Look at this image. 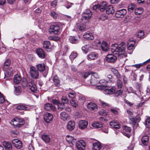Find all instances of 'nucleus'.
I'll list each match as a JSON object with an SVG mask.
<instances>
[{"mask_svg":"<svg viewBox=\"0 0 150 150\" xmlns=\"http://www.w3.org/2000/svg\"><path fill=\"white\" fill-rule=\"evenodd\" d=\"M126 45L124 42H122L118 45L117 44L112 46L111 51L115 54H117L120 58H123L127 56L125 52Z\"/></svg>","mask_w":150,"mask_h":150,"instance_id":"1","label":"nucleus"},{"mask_svg":"<svg viewBox=\"0 0 150 150\" xmlns=\"http://www.w3.org/2000/svg\"><path fill=\"white\" fill-rule=\"evenodd\" d=\"M92 15V13L89 10H86L82 14V18H81L82 23L88 22L89 20L91 18Z\"/></svg>","mask_w":150,"mask_h":150,"instance_id":"2","label":"nucleus"},{"mask_svg":"<svg viewBox=\"0 0 150 150\" xmlns=\"http://www.w3.org/2000/svg\"><path fill=\"white\" fill-rule=\"evenodd\" d=\"M13 125L17 127H20L24 123V120L19 117H16L12 120Z\"/></svg>","mask_w":150,"mask_h":150,"instance_id":"3","label":"nucleus"},{"mask_svg":"<svg viewBox=\"0 0 150 150\" xmlns=\"http://www.w3.org/2000/svg\"><path fill=\"white\" fill-rule=\"evenodd\" d=\"M60 30V27L57 25H51L49 29V32L50 34H57Z\"/></svg>","mask_w":150,"mask_h":150,"instance_id":"4","label":"nucleus"},{"mask_svg":"<svg viewBox=\"0 0 150 150\" xmlns=\"http://www.w3.org/2000/svg\"><path fill=\"white\" fill-rule=\"evenodd\" d=\"M107 5V3L105 1H103L100 4L94 6L93 8L94 9H98L101 11L102 12L105 10Z\"/></svg>","mask_w":150,"mask_h":150,"instance_id":"5","label":"nucleus"},{"mask_svg":"<svg viewBox=\"0 0 150 150\" xmlns=\"http://www.w3.org/2000/svg\"><path fill=\"white\" fill-rule=\"evenodd\" d=\"M30 73L33 78L37 79L39 76L38 71L34 67H31L30 68Z\"/></svg>","mask_w":150,"mask_h":150,"instance_id":"6","label":"nucleus"},{"mask_svg":"<svg viewBox=\"0 0 150 150\" xmlns=\"http://www.w3.org/2000/svg\"><path fill=\"white\" fill-rule=\"evenodd\" d=\"M36 53L38 57L42 59L45 58L47 56V54L45 51L41 48L37 49Z\"/></svg>","mask_w":150,"mask_h":150,"instance_id":"7","label":"nucleus"},{"mask_svg":"<svg viewBox=\"0 0 150 150\" xmlns=\"http://www.w3.org/2000/svg\"><path fill=\"white\" fill-rule=\"evenodd\" d=\"M76 146L78 150H83L85 148L86 144L83 140H81L76 143Z\"/></svg>","mask_w":150,"mask_h":150,"instance_id":"8","label":"nucleus"},{"mask_svg":"<svg viewBox=\"0 0 150 150\" xmlns=\"http://www.w3.org/2000/svg\"><path fill=\"white\" fill-rule=\"evenodd\" d=\"M116 57L112 54H109L106 57V60L107 62L110 63H113L117 60Z\"/></svg>","mask_w":150,"mask_h":150,"instance_id":"9","label":"nucleus"},{"mask_svg":"<svg viewBox=\"0 0 150 150\" xmlns=\"http://www.w3.org/2000/svg\"><path fill=\"white\" fill-rule=\"evenodd\" d=\"M127 49L132 50L134 49L135 41L133 39H130L127 41Z\"/></svg>","mask_w":150,"mask_h":150,"instance_id":"10","label":"nucleus"},{"mask_svg":"<svg viewBox=\"0 0 150 150\" xmlns=\"http://www.w3.org/2000/svg\"><path fill=\"white\" fill-rule=\"evenodd\" d=\"M127 13V11L124 9H122L117 11L115 14V16L117 18H122Z\"/></svg>","mask_w":150,"mask_h":150,"instance_id":"11","label":"nucleus"},{"mask_svg":"<svg viewBox=\"0 0 150 150\" xmlns=\"http://www.w3.org/2000/svg\"><path fill=\"white\" fill-rule=\"evenodd\" d=\"M12 143L13 145L18 149H20L22 147V142L17 139L13 140Z\"/></svg>","mask_w":150,"mask_h":150,"instance_id":"12","label":"nucleus"},{"mask_svg":"<svg viewBox=\"0 0 150 150\" xmlns=\"http://www.w3.org/2000/svg\"><path fill=\"white\" fill-rule=\"evenodd\" d=\"M98 57V54L95 52H91L87 56V58L88 60L89 61L94 60L97 58Z\"/></svg>","mask_w":150,"mask_h":150,"instance_id":"13","label":"nucleus"},{"mask_svg":"<svg viewBox=\"0 0 150 150\" xmlns=\"http://www.w3.org/2000/svg\"><path fill=\"white\" fill-rule=\"evenodd\" d=\"M88 122L86 120H80L79 123V128L81 129H84L86 128L88 125Z\"/></svg>","mask_w":150,"mask_h":150,"instance_id":"14","label":"nucleus"},{"mask_svg":"<svg viewBox=\"0 0 150 150\" xmlns=\"http://www.w3.org/2000/svg\"><path fill=\"white\" fill-rule=\"evenodd\" d=\"M44 108L45 110L48 111H54L55 109L54 106L50 103L45 104L44 106Z\"/></svg>","mask_w":150,"mask_h":150,"instance_id":"15","label":"nucleus"},{"mask_svg":"<svg viewBox=\"0 0 150 150\" xmlns=\"http://www.w3.org/2000/svg\"><path fill=\"white\" fill-rule=\"evenodd\" d=\"M52 118L53 116L50 113H47L44 115V120L47 122H50L52 121Z\"/></svg>","mask_w":150,"mask_h":150,"instance_id":"16","label":"nucleus"},{"mask_svg":"<svg viewBox=\"0 0 150 150\" xmlns=\"http://www.w3.org/2000/svg\"><path fill=\"white\" fill-rule=\"evenodd\" d=\"M83 37L88 40H91L94 39V36L90 32L85 33L83 35Z\"/></svg>","mask_w":150,"mask_h":150,"instance_id":"17","label":"nucleus"},{"mask_svg":"<svg viewBox=\"0 0 150 150\" xmlns=\"http://www.w3.org/2000/svg\"><path fill=\"white\" fill-rule=\"evenodd\" d=\"M29 88L31 91L33 92H35L37 90V88L35 84V83L33 81H31L30 83H28Z\"/></svg>","mask_w":150,"mask_h":150,"instance_id":"18","label":"nucleus"},{"mask_svg":"<svg viewBox=\"0 0 150 150\" xmlns=\"http://www.w3.org/2000/svg\"><path fill=\"white\" fill-rule=\"evenodd\" d=\"M4 72V75L5 77H9L12 76L13 73V71L12 69L9 67Z\"/></svg>","mask_w":150,"mask_h":150,"instance_id":"19","label":"nucleus"},{"mask_svg":"<svg viewBox=\"0 0 150 150\" xmlns=\"http://www.w3.org/2000/svg\"><path fill=\"white\" fill-rule=\"evenodd\" d=\"M79 37L70 36L69 37V42L72 44H76L79 42Z\"/></svg>","mask_w":150,"mask_h":150,"instance_id":"20","label":"nucleus"},{"mask_svg":"<svg viewBox=\"0 0 150 150\" xmlns=\"http://www.w3.org/2000/svg\"><path fill=\"white\" fill-rule=\"evenodd\" d=\"M75 127V123L74 121H70L68 122L67 125V128L69 131L73 130Z\"/></svg>","mask_w":150,"mask_h":150,"instance_id":"21","label":"nucleus"},{"mask_svg":"<svg viewBox=\"0 0 150 150\" xmlns=\"http://www.w3.org/2000/svg\"><path fill=\"white\" fill-rule=\"evenodd\" d=\"M88 108L91 110H97L98 107L97 105L91 102L88 103L87 105Z\"/></svg>","mask_w":150,"mask_h":150,"instance_id":"22","label":"nucleus"},{"mask_svg":"<svg viewBox=\"0 0 150 150\" xmlns=\"http://www.w3.org/2000/svg\"><path fill=\"white\" fill-rule=\"evenodd\" d=\"M115 91V88L113 86L110 89H105L104 91V93L106 94H111L114 93Z\"/></svg>","mask_w":150,"mask_h":150,"instance_id":"23","label":"nucleus"},{"mask_svg":"<svg viewBox=\"0 0 150 150\" xmlns=\"http://www.w3.org/2000/svg\"><path fill=\"white\" fill-rule=\"evenodd\" d=\"M43 48L45 49H50L51 48L52 45L49 41H45L43 44Z\"/></svg>","mask_w":150,"mask_h":150,"instance_id":"24","label":"nucleus"},{"mask_svg":"<svg viewBox=\"0 0 150 150\" xmlns=\"http://www.w3.org/2000/svg\"><path fill=\"white\" fill-rule=\"evenodd\" d=\"M3 144L5 148L7 150H11L12 149V146L10 142L4 141Z\"/></svg>","mask_w":150,"mask_h":150,"instance_id":"25","label":"nucleus"},{"mask_svg":"<svg viewBox=\"0 0 150 150\" xmlns=\"http://www.w3.org/2000/svg\"><path fill=\"white\" fill-rule=\"evenodd\" d=\"M110 125L112 128L116 129H119L120 127L118 123L114 121L111 122L110 123Z\"/></svg>","mask_w":150,"mask_h":150,"instance_id":"26","label":"nucleus"},{"mask_svg":"<svg viewBox=\"0 0 150 150\" xmlns=\"http://www.w3.org/2000/svg\"><path fill=\"white\" fill-rule=\"evenodd\" d=\"M106 13L108 14H112L115 12L113 7L111 5H109L107 6L106 8Z\"/></svg>","mask_w":150,"mask_h":150,"instance_id":"27","label":"nucleus"},{"mask_svg":"<svg viewBox=\"0 0 150 150\" xmlns=\"http://www.w3.org/2000/svg\"><path fill=\"white\" fill-rule=\"evenodd\" d=\"M42 138L46 143H49L50 140V139L49 135L45 134L42 135Z\"/></svg>","mask_w":150,"mask_h":150,"instance_id":"28","label":"nucleus"},{"mask_svg":"<svg viewBox=\"0 0 150 150\" xmlns=\"http://www.w3.org/2000/svg\"><path fill=\"white\" fill-rule=\"evenodd\" d=\"M60 117L63 120H66L69 119V116L65 112H63L60 114Z\"/></svg>","mask_w":150,"mask_h":150,"instance_id":"29","label":"nucleus"},{"mask_svg":"<svg viewBox=\"0 0 150 150\" xmlns=\"http://www.w3.org/2000/svg\"><path fill=\"white\" fill-rule=\"evenodd\" d=\"M142 144L144 145H147L149 142V137L146 135L142 137Z\"/></svg>","mask_w":150,"mask_h":150,"instance_id":"30","label":"nucleus"},{"mask_svg":"<svg viewBox=\"0 0 150 150\" xmlns=\"http://www.w3.org/2000/svg\"><path fill=\"white\" fill-rule=\"evenodd\" d=\"M101 46L102 50L104 51H107L108 49V45L105 41H102Z\"/></svg>","mask_w":150,"mask_h":150,"instance_id":"31","label":"nucleus"},{"mask_svg":"<svg viewBox=\"0 0 150 150\" xmlns=\"http://www.w3.org/2000/svg\"><path fill=\"white\" fill-rule=\"evenodd\" d=\"M36 67L38 70L40 71H42L45 69V67L44 63L39 64L36 66Z\"/></svg>","mask_w":150,"mask_h":150,"instance_id":"32","label":"nucleus"},{"mask_svg":"<svg viewBox=\"0 0 150 150\" xmlns=\"http://www.w3.org/2000/svg\"><path fill=\"white\" fill-rule=\"evenodd\" d=\"M93 146L92 149L94 150H100L101 147V144L99 142L93 143Z\"/></svg>","mask_w":150,"mask_h":150,"instance_id":"33","label":"nucleus"},{"mask_svg":"<svg viewBox=\"0 0 150 150\" xmlns=\"http://www.w3.org/2000/svg\"><path fill=\"white\" fill-rule=\"evenodd\" d=\"M21 77L18 74L16 75L13 78V81L14 83L16 84L19 83L21 81Z\"/></svg>","mask_w":150,"mask_h":150,"instance_id":"34","label":"nucleus"},{"mask_svg":"<svg viewBox=\"0 0 150 150\" xmlns=\"http://www.w3.org/2000/svg\"><path fill=\"white\" fill-rule=\"evenodd\" d=\"M111 71L117 78L119 79L121 78V75L119 73L117 70L114 68H111Z\"/></svg>","mask_w":150,"mask_h":150,"instance_id":"35","label":"nucleus"},{"mask_svg":"<svg viewBox=\"0 0 150 150\" xmlns=\"http://www.w3.org/2000/svg\"><path fill=\"white\" fill-rule=\"evenodd\" d=\"M92 125L93 127L97 129L101 128L103 127V125L101 123L96 122H93L92 123Z\"/></svg>","mask_w":150,"mask_h":150,"instance_id":"36","label":"nucleus"},{"mask_svg":"<svg viewBox=\"0 0 150 150\" xmlns=\"http://www.w3.org/2000/svg\"><path fill=\"white\" fill-rule=\"evenodd\" d=\"M11 64V62L10 59H6L4 64L3 68L4 69H8L10 67Z\"/></svg>","mask_w":150,"mask_h":150,"instance_id":"37","label":"nucleus"},{"mask_svg":"<svg viewBox=\"0 0 150 150\" xmlns=\"http://www.w3.org/2000/svg\"><path fill=\"white\" fill-rule=\"evenodd\" d=\"M78 55V54L76 52H72L69 56V58L71 61H73L77 57Z\"/></svg>","mask_w":150,"mask_h":150,"instance_id":"38","label":"nucleus"},{"mask_svg":"<svg viewBox=\"0 0 150 150\" xmlns=\"http://www.w3.org/2000/svg\"><path fill=\"white\" fill-rule=\"evenodd\" d=\"M53 81L54 84L57 86L59 85V80L57 75H56L54 77Z\"/></svg>","mask_w":150,"mask_h":150,"instance_id":"39","label":"nucleus"},{"mask_svg":"<svg viewBox=\"0 0 150 150\" xmlns=\"http://www.w3.org/2000/svg\"><path fill=\"white\" fill-rule=\"evenodd\" d=\"M136 6L133 4H130L128 6V10L130 12L132 11L134 9H135Z\"/></svg>","mask_w":150,"mask_h":150,"instance_id":"40","label":"nucleus"},{"mask_svg":"<svg viewBox=\"0 0 150 150\" xmlns=\"http://www.w3.org/2000/svg\"><path fill=\"white\" fill-rule=\"evenodd\" d=\"M143 11V9L141 8H138L135 10V13L136 15H139L142 14Z\"/></svg>","mask_w":150,"mask_h":150,"instance_id":"41","label":"nucleus"},{"mask_svg":"<svg viewBox=\"0 0 150 150\" xmlns=\"http://www.w3.org/2000/svg\"><path fill=\"white\" fill-rule=\"evenodd\" d=\"M66 140L69 143H71L73 144V143L74 142V138L70 136L67 135V136Z\"/></svg>","mask_w":150,"mask_h":150,"instance_id":"42","label":"nucleus"},{"mask_svg":"<svg viewBox=\"0 0 150 150\" xmlns=\"http://www.w3.org/2000/svg\"><path fill=\"white\" fill-rule=\"evenodd\" d=\"M48 39L50 40L57 41L60 40V38L57 36H51L48 38Z\"/></svg>","mask_w":150,"mask_h":150,"instance_id":"43","label":"nucleus"},{"mask_svg":"<svg viewBox=\"0 0 150 150\" xmlns=\"http://www.w3.org/2000/svg\"><path fill=\"white\" fill-rule=\"evenodd\" d=\"M108 18V16L105 14L100 15L98 18V19L102 21H105Z\"/></svg>","mask_w":150,"mask_h":150,"instance_id":"44","label":"nucleus"},{"mask_svg":"<svg viewBox=\"0 0 150 150\" xmlns=\"http://www.w3.org/2000/svg\"><path fill=\"white\" fill-rule=\"evenodd\" d=\"M149 62H150V59L142 63L136 64L135 65V66L137 68H139L141 67L144 65H145L146 63H148Z\"/></svg>","mask_w":150,"mask_h":150,"instance_id":"45","label":"nucleus"},{"mask_svg":"<svg viewBox=\"0 0 150 150\" xmlns=\"http://www.w3.org/2000/svg\"><path fill=\"white\" fill-rule=\"evenodd\" d=\"M99 83L100 84H101V86H99V87H101V86L103 87H107L106 84L107 83V82L105 80L103 79L100 80Z\"/></svg>","mask_w":150,"mask_h":150,"instance_id":"46","label":"nucleus"},{"mask_svg":"<svg viewBox=\"0 0 150 150\" xmlns=\"http://www.w3.org/2000/svg\"><path fill=\"white\" fill-rule=\"evenodd\" d=\"M82 24H80V25H78L77 26V29L81 31H83L86 28V25L85 24H83V23L81 22Z\"/></svg>","mask_w":150,"mask_h":150,"instance_id":"47","label":"nucleus"},{"mask_svg":"<svg viewBox=\"0 0 150 150\" xmlns=\"http://www.w3.org/2000/svg\"><path fill=\"white\" fill-rule=\"evenodd\" d=\"M76 96L75 93L74 91H72L70 92L68 94L69 97L71 99H74Z\"/></svg>","mask_w":150,"mask_h":150,"instance_id":"48","label":"nucleus"},{"mask_svg":"<svg viewBox=\"0 0 150 150\" xmlns=\"http://www.w3.org/2000/svg\"><path fill=\"white\" fill-rule=\"evenodd\" d=\"M64 104L62 103H59L58 105V109L60 110H62L65 107Z\"/></svg>","mask_w":150,"mask_h":150,"instance_id":"49","label":"nucleus"},{"mask_svg":"<svg viewBox=\"0 0 150 150\" xmlns=\"http://www.w3.org/2000/svg\"><path fill=\"white\" fill-rule=\"evenodd\" d=\"M117 84L118 88H121L122 87V83L120 80L119 79L117 80Z\"/></svg>","mask_w":150,"mask_h":150,"instance_id":"50","label":"nucleus"},{"mask_svg":"<svg viewBox=\"0 0 150 150\" xmlns=\"http://www.w3.org/2000/svg\"><path fill=\"white\" fill-rule=\"evenodd\" d=\"M144 35V32L142 30H140L137 35L138 37L140 38H143Z\"/></svg>","mask_w":150,"mask_h":150,"instance_id":"51","label":"nucleus"},{"mask_svg":"<svg viewBox=\"0 0 150 150\" xmlns=\"http://www.w3.org/2000/svg\"><path fill=\"white\" fill-rule=\"evenodd\" d=\"M51 16L53 18L56 19L57 18L58 16V14L56 13L54 11H51L50 14Z\"/></svg>","mask_w":150,"mask_h":150,"instance_id":"52","label":"nucleus"},{"mask_svg":"<svg viewBox=\"0 0 150 150\" xmlns=\"http://www.w3.org/2000/svg\"><path fill=\"white\" fill-rule=\"evenodd\" d=\"M26 108V107L23 105H19L17 107V109L19 110H25Z\"/></svg>","mask_w":150,"mask_h":150,"instance_id":"53","label":"nucleus"},{"mask_svg":"<svg viewBox=\"0 0 150 150\" xmlns=\"http://www.w3.org/2000/svg\"><path fill=\"white\" fill-rule=\"evenodd\" d=\"M62 101L63 103L67 104L69 102V100L65 96H63L62 98Z\"/></svg>","mask_w":150,"mask_h":150,"instance_id":"54","label":"nucleus"},{"mask_svg":"<svg viewBox=\"0 0 150 150\" xmlns=\"http://www.w3.org/2000/svg\"><path fill=\"white\" fill-rule=\"evenodd\" d=\"M100 104L102 105V106L104 107H106L109 106V104L103 101H101L100 100Z\"/></svg>","mask_w":150,"mask_h":150,"instance_id":"55","label":"nucleus"},{"mask_svg":"<svg viewBox=\"0 0 150 150\" xmlns=\"http://www.w3.org/2000/svg\"><path fill=\"white\" fill-rule=\"evenodd\" d=\"M70 103L72 106L75 107H76L78 105L77 102L73 100H72L70 101Z\"/></svg>","mask_w":150,"mask_h":150,"instance_id":"56","label":"nucleus"},{"mask_svg":"<svg viewBox=\"0 0 150 150\" xmlns=\"http://www.w3.org/2000/svg\"><path fill=\"white\" fill-rule=\"evenodd\" d=\"M5 101V99L3 95L0 92V103H3Z\"/></svg>","mask_w":150,"mask_h":150,"instance_id":"57","label":"nucleus"},{"mask_svg":"<svg viewBox=\"0 0 150 150\" xmlns=\"http://www.w3.org/2000/svg\"><path fill=\"white\" fill-rule=\"evenodd\" d=\"M123 91L122 90H120L117 91L115 93V95L117 96H118L121 95L122 94Z\"/></svg>","mask_w":150,"mask_h":150,"instance_id":"58","label":"nucleus"},{"mask_svg":"<svg viewBox=\"0 0 150 150\" xmlns=\"http://www.w3.org/2000/svg\"><path fill=\"white\" fill-rule=\"evenodd\" d=\"M22 84L24 86H25L28 85V84L27 81L25 79H23Z\"/></svg>","mask_w":150,"mask_h":150,"instance_id":"59","label":"nucleus"},{"mask_svg":"<svg viewBox=\"0 0 150 150\" xmlns=\"http://www.w3.org/2000/svg\"><path fill=\"white\" fill-rule=\"evenodd\" d=\"M123 128L127 132L130 133L131 131V129L130 127H128L127 126H125Z\"/></svg>","mask_w":150,"mask_h":150,"instance_id":"60","label":"nucleus"},{"mask_svg":"<svg viewBox=\"0 0 150 150\" xmlns=\"http://www.w3.org/2000/svg\"><path fill=\"white\" fill-rule=\"evenodd\" d=\"M146 124L148 127L150 126V117L148 118L146 120Z\"/></svg>","mask_w":150,"mask_h":150,"instance_id":"61","label":"nucleus"},{"mask_svg":"<svg viewBox=\"0 0 150 150\" xmlns=\"http://www.w3.org/2000/svg\"><path fill=\"white\" fill-rule=\"evenodd\" d=\"M57 4V1L56 0H54V1L51 3V6L53 7H55L56 6Z\"/></svg>","mask_w":150,"mask_h":150,"instance_id":"62","label":"nucleus"},{"mask_svg":"<svg viewBox=\"0 0 150 150\" xmlns=\"http://www.w3.org/2000/svg\"><path fill=\"white\" fill-rule=\"evenodd\" d=\"M90 75V74L88 72H84L82 74L83 76L85 78H86Z\"/></svg>","mask_w":150,"mask_h":150,"instance_id":"63","label":"nucleus"},{"mask_svg":"<svg viewBox=\"0 0 150 150\" xmlns=\"http://www.w3.org/2000/svg\"><path fill=\"white\" fill-rule=\"evenodd\" d=\"M111 112L116 115H117L118 114V112L117 110L114 109H111L110 110Z\"/></svg>","mask_w":150,"mask_h":150,"instance_id":"64","label":"nucleus"}]
</instances>
